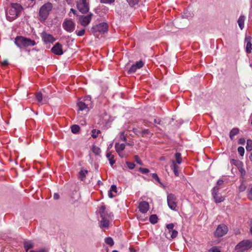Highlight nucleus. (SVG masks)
Returning <instances> with one entry per match:
<instances>
[{"instance_id":"obj_47","label":"nucleus","mask_w":252,"mask_h":252,"mask_svg":"<svg viewBox=\"0 0 252 252\" xmlns=\"http://www.w3.org/2000/svg\"><path fill=\"white\" fill-rule=\"evenodd\" d=\"M120 138L122 140H123L124 141H126V136L125 135V132L124 131L121 132Z\"/></svg>"},{"instance_id":"obj_42","label":"nucleus","mask_w":252,"mask_h":252,"mask_svg":"<svg viewBox=\"0 0 252 252\" xmlns=\"http://www.w3.org/2000/svg\"><path fill=\"white\" fill-rule=\"evenodd\" d=\"M75 32L78 36H82L84 35L85 32V30L84 29H83L79 31H75Z\"/></svg>"},{"instance_id":"obj_59","label":"nucleus","mask_w":252,"mask_h":252,"mask_svg":"<svg viewBox=\"0 0 252 252\" xmlns=\"http://www.w3.org/2000/svg\"><path fill=\"white\" fill-rule=\"evenodd\" d=\"M7 64H8V61L7 60L3 61L1 63V65L2 66H5V65H6Z\"/></svg>"},{"instance_id":"obj_36","label":"nucleus","mask_w":252,"mask_h":252,"mask_svg":"<svg viewBox=\"0 0 252 252\" xmlns=\"http://www.w3.org/2000/svg\"><path fill=\"white\" fill-rule=\"evenodd\" d=\"M246 150L249 151L252 150V140L249 139L247 140Z\"/></svg>"},{"instance_id":"obj_31","label":"nucleus","mask_w":252,"mask_h":252,"mask_svg":"<svg viewBox=\"0 0 252 252\" xmlns=\"http://www.w3.org/2000/svg\"><path fill=\"white\" fill-rule=\"evenodd\" d=\"M231 163L237 166V168L240 167V166L243 165L242 161L235 159H232L231 160Z\"/></svg>"},{"instance_id":"obj_64","label":"nucleus","mask_w":252,"mask_h":252,"mask_svg":"<svg viewBox=\"0 0 252 252\" xmlns=\"http://www.w3.org/2000/svg\"><path fill=\"white\" fill-rule=\"evenodd\" d=\"M250 2L251 3V7H252V0H251Z\"/></svg>"},{"instance_id":"obj_14","label":"nucleus","mask_w":252,"mask_h":252,"mask_svg":"<svg viewBox=\"0 0 252 252\" xmlns=\"http://www.w3.org/2000/svg\"><path fill=\"white\" fill-rule=\"evenodd\" d=\"M51 50L53 53L57 55H61L63 53V46L59 43H56L52 47Z\"/></svg>"},{"instance_id":"obj_29","label":"nucleus","mask_w":252,"mask_h":252,"mask_svg":"<svg viewBox=\"0 0 252 252\" xmlns=\"http://www.w3.org/2000/svg\"><path fill=\"white\" fill-rule=\"evenodd\" d=\"M88 171L86 170H81L78 175V178L82 181H83L86 177Z\"/></svg>"},{"instance_id":"obj_25","label":"nucleus","mask_w":252,"mask_h":252,"mask_svg":"<svg viewBox=\"0 0 252 252\" xmlns=\"http://www.w3.org/2000/svg\"><path fill=\"white\" fill-rule=\"evenodd\" d=\"M106 157L108 159L111 165H113V164L115 163V160L114 159V156L112 155L111 152H108L106 154Z\"/></svg>"},{"instance_id":"obj_17","label":"nucleus","mask_w":252,"mask_h":252,"mask_svg":"<svg viewBox=\"0 0 252 252\" xmlns=\"http://www.w3.org/2000/svg\"><path fill=\"white\" fill-rule=\"evenodd\" d=\"M178 231L176 230H173L169 232H166V237L168 239H174L177 236Z\"/></svg>"},{"instance_id":"obj_55","label":"nucleus","mask_w":252,"mask_h":252,"mask_svg":"<svg viewBox=\"0 0 252 252\" xmlns=\"http://www.w3.org/2000/svg\"><path fill=\"white\" fill-rule=\"evenodd\" d=\"M53 198H54V199L57 200V199H59L60 195L58 193H55L53 195Z\"/></svg>"},{"instance_id":"obj_34","label":"nucleus","mask_w":252,"mask_h":252,"mask_svg":"<svg viewBox=\"0 0 252 252\" xmlns=\"http://www.w3.org/2000/svg\"><path fill=\"white\" fill-rule=\"evenodd\" d=\"M150 221L152 224H155L158 222V217L156 215H152L149 219Z\"/></svg>"},{"instance_id":"obj_50","label":"nucleus","mask_w":252,"mask_h":252,"mask_svg":"<svg viewBox=\"0 0 252 252\" xmlns=\"http://www.w3.org/2000/svg\"><path fill=\"white\" fill-rule=\"evenodd\" d=\"M115 0H100L102 3H111L113 2Z\"/></svg>"},{"instance_id":"obj_3","label":"nucleus","mask_w":252,"mask_h":252,"mask_svg":"<svg viewBox=\"0 0 252 252\" xmlns=\"http://www.w3.org/2000/svg\"><path fill=\"white\" fill-rule=\"evenodd\" d=\"M15 44L20 48L33 46L36 43L34 40L22 36H18L15 38Z\"/></svg>"},{"instance_id":"obj_43","label":"nucleus","mask_w":252,"mask_h":252,"mask_svg":"<svg viewBox=\"0 0 252 252\" xmlns=\"http://www.w3.org/2000/svg\"><path fill=\"white\" fill-rule=\"evenodd\" d=\"M238 152L241 156H243L245 153V149L243 147H239Z\"/></svg>"},{"instance_id":"obj_61","label":"nucleus","mask_w":252,"mask_h":252,"mask_svg":"<svg viewBox=\"0 0 252 252\" xmlns=\"http://www.w3.org/2000/svg\"><path fill=\"white\" fill-rule=\"evenodd\" d=\"M130 252H136L135 250L133 248H129Z\"/></svg>"},{"instance_id":"obj_24","label":"nucleus","mask_w":252,"mask_h":252,"mask_svg":"<svg viewBox=\"0 0 252 252\" xmlns=\"http://www.w3.org/2000/svg\"><path fill=\"white\" fill-rule=\"evenodd\" d=\"M239 132L238 128H233L229 133V137L231 140L233 139L234 137L237 135Z\"/></svg>"},{"instance_id":"obj_33","label":"nucleus","mask_w":252,"mask_h":252,"mask_svg":"<svg viewBox=\"0 0 252 252\" xmlns=\"http://www.w3.org/2000/svg\"><path fill=\"white\" fill-rule=\"evenodd\" d=\"M175 157L176 159L175 163L176 162L178 164H181L182 161L181 154L177 153L175 154Z\"/></svg>"},{"instance_id":"obj_27","label":"nucleus","mask_w":252,"mask_h":252,"mask_svg":"<svg viewBox=\"0 0 252 252\" xmlns=\"http://www.w3.org/2000/svg\"><path fill=\"white\" fill-rule=\"evenodd\" d=\"M24 246L26 251H28L31 248H32L34 246L33 243L31 241H26L24 243Z\"/></svg>"},{"instance_id":"obj_6","label":"nucleus","mask_w":252,"mask_h":252,"mask_svg":"<svg viewBox=\"0 0 252 252\" xmlns=\"http://www.w3.org/2000/svg\"><path fill=\"white\" fill-rule=\"evenodd\" d=\"M252 246V242L248 240H243L238 243L236 247V250L242 252L250 248Z\"/></svg>"},{"instance_id":"obj_39","label":"nucleus","mask_w":252,"mask_h":252,"mask_svg":"<svg viewBox=\"0 0 252 252\" xmlns=\"http://www.w3.org/2000/svg\"><path fill=\"white\" fill-rule=\"evenodd\" d=\"M137 69L141 68L143 65L144 63L142 61L137 62L135 64H133Z\"/></svg>"},{"instance_id":"obj_11","label":"nucleus","mask_w":252,"mask_h":252,"mask_svg":"<svg viewBox=\"0 0 252 252\" xmlns=\"http://www.w3.org/2000/svg\"><path fill=\"white\" fill-rule=\"evenodd\" d=\"M220 188L215 187L213 188L212 194L216 203H220L224 200L223 197L219 192Z\"/></svg>"},{"instance_id":"obj_38","label":"nucleus","mask_w":252,"mask_h":252,"mask_svg":"<svg viewBox=\"0 0 252 252\" xmlns=\"http://www.w3.org/2000/svg\"><path fill=\"white\" fill-rule=\"evenodd\" d=\"M92 132V136L93 138H95L97 137L98 134L100 133V131L99 130H96V129H93Z\"/></svg>"},{"instance_id":"obj_53","label":"nucleus","mask_w":252,"mask_h":252,"mask_svg":"<svg viewBox=\"0 0 252 252\" xmlns=\"http://www.w3.org/2000/svg\"><path fill=\"white\" fill-rule=\"evenodd\" d=\"M29 252H47L45 249H38L36 250H32Z\"/></svg>"},{"instance_id":"obj_51","label":"nucleus","mask_w":252,"mask_h":252,"mask_svg":"<svg viewBox=\"0 0 252 252\" xmlns=\"http://www.w3.org/2000/svg\"><path fill=\"white\" fill-rule=\"evenodd\" d=\"M210 251L212 252H220V250L217 247H212L210 249Z\"/></svg>"},{"instance_id":"obj_16","label":"nucleus","mask_w":252,"mask_h":252,"mask_svg":"<svg viewBox=\"0 0 252 252\" xmlns=\"http://www.w3.org/2000/svg\"><path fill=\"white\" fill-rule=\"evenodd\" d=\"M99 213L100 214V217L102 218H107L109 217L110 215L105 211V206L104 205H102L99 210Z\"/></svg>"},{"instance_id":"obj_62","label":"nucleus","mask_w":252,"mask_h":252,"mask_svg":"<svg viewBox=\"0 0 252 252\" xmlns=\"http://www.w3.org/2000/svg\"><path fill=\"white\" fill-rule=\"evenodd\" d=\"M112 147V144H111L109 145V147H108V149H110L111 147Z\"/></svg>"},{"instance_id":"obj_7","label":"nucleus","mask_w":252,"mask_h":252,"mask_svg":"<svg viewBox=\"0 0 252 252\" xmlns=\"http://www.w3.org/2000/svg\"><path fill=\"white\" fill-rule=\"evenodd\" d=\"M77 7L79 11L82 13H86L89 10V4L87 0H78Z\"/></svg>"},{"instance_id":"obj_37","label":"nucleus","mask_w":252,"mask_h":252,"mask_svg":"<svg viewBox=\"0 0 252 252\" xmlns=\"http://www.w3.org/2000/svg\"><path fill=\"white\" fill-rule=\"evenodd\" d=\"M92 151L95 155H98L100 154L101 150L98 147L96 146H93L92 148Z\"/></svg>"},{"instance_id":"obj_46","label":"nucleus","mask_w":252,"mask_h":252,"mask_svg":"<svg viewBox=\"0 0 252 252\" xmlns=\"http://www.w3.org/2000/svg\"><path fill=\"white\" fill-rule=\"evenodd\" d=\"M126 164H127L128 168L130 169H133L135 166L134 163L128 161L126 162Z\"/></svg>"},{"instance_id":"obj_21","label":"nucleus","mask_w":252,"mask_h":252,"mask_svg":"<svg viewBox=\"0 0 252 252\" xmlns=\"http://www.w3.org/2000/svg\"><path fill=\"white\" fill-rule=\"evenodd\" d=\"M125 146L126 145L125 144H119L118 143H116L115 146L116 152L119 154V152H121L125 149Z\"/></svg>"},{"instance_id":"obj_41","label":"nucleus","mask_w":252,"mask_h":252,"mask_svg":"<svg viewBox=\"0 0 252 252\" xmlns=\"http://www.w3.org/2000/svg\"><path fill=\"white\" fill-rule=\"evenodd\" d=\"M137 70V68L136 67L134 66V64H133L131 67L130 68H129V69L128 70V74H131V73H133L134 72H135L136 71V70Z\"/></svg>"},{"instance_id":"obj_54","label":"nucleus","mask_w":252,"mask_h":252,"mask_svg":"<svg viewBox=\"0 0 252 252\" xmlns=\"http://www.w3.org/2000/svg\"><path fill=\"white\" fill-rule=\"evenodd\" d=\"M223 183V181L222 180H219L218 181L217 183V186L216 187H217L218 188H220L219 187L222 185Z\"/></svg>"},{"instance_id":"obj_44","label":"nucleus","mask_w":252,"mask_h":252,"mask_svg":"<svg viewBox=\"0 0 252 252\" xmlns=\"http://www.w3.org/2000/svg\"><path fill=\"white\" fill-rule=\"evenodd\" d=\"M174 225L173 223H169V224H168L167 225H166V227L168 229V231L167 232H169L170 231H172V230H174L173 229L174 228Z\"/></svg>"},{"instance_id":"obj_45","label":"nucleus","mask_w":252,"mask_h":252,"mask_svg":"<svg viewBox=\"0 0 252 252\" xmlns=\"http://www.w3.org/2000/svg\"><path fill=\"white\" fill-rule=\"evenodd\" d=\"M129 4L133 6L138 3V0H126Z\"/></svg>"},{"instance_id":"obj_10","label":"nucleus","mask_w":252,"mask_h":252,"mask_svg":"<svg viewBox=\"0 0 252 252\" xmlns=\"http://www.w3.org/2000/svg\"><path fill=\"white\" fill-rule=\"evenodd\" d=\"M228 232V227L224 224L219 225L217 228L215 235L216 237H222Z\"/></svg>"},{"instance_id":"obj_18","label":"nucleus","mask_w":252,"mask_h":252,"mask_svg":"<svg viewBox=\"0 0 252 252\" xmlns=\"http://www.w3.org/2000/svg\"><path fill=\"white\" fill-rule=\"evenodd\" d=\"M172 163V169L173 171V172L176 176H178L179 175V173L178 171L179 166L176 164L175 161L173 160L171 161Z\"/></svg>"},{"instance_id":"obj_52","label":"nucleus","mask_w":252,"mask_h":252,"mask_svg":"<svg viewBox=\"0 0 252 252\" xmlns=\"http://www.w3.org/2000/svg\"><path fill=\"white\" fill-rule=\"evenodd\" d=\"M153 179L159 182V179L156 173H153L152 175Z\"/></svg>"},{"instance_id":"obj_40","label":"nucleus","mask_w":252,"mask_h":252,"mask_svg":"<svg viewBox=\"0 0 252 252\" xmlns=\"http://www.w3.org/2000/svg\"><path fill=\"white\" fill-rule=\"evenodd\" d=\"M243 166V165L240 166V167L238 168V169H239V171H240L241 176L242 177H244L245 175L246 171Z\"/></svg>"},{"instance_id":"obj_2","label":"nucleus","mask_w":252,"mask_h":252,"mask_svg":"<svg viewBox=\"0 0 252 252\" xmlns=\"http://www.w3.org/2000/svg\"><path fill=\"white\" fill-rule=\"evenodd\" d=\"M52 8L53 4L49 2H47L42 5L39 10V20L41 22H44L48 18Z\"/></svg>"},{"instance_id":"obj_15","label":"nucleus","mask_w":252,"mask_h":252,"mask_svg":"<svg viewBox=\"0 0 252 252\" xmlns=\"http://www.w3.org/2000/svg\"><path fill=\"white\" fill-rule=\"evenodd\" d=\"M149 204L146 201H142L139 204V209L140 212L146 213L149 210Z\"/></svg>"},{"instance_id":"obj_30","label":"nucleus","mask_w":252,"mask_h":252,"mask_svg":"<svg viewBox=\"0 0 252 252\" xmlns=\"http://www.w3.org/2000/svg\"><path fill=\"white\" fill-rule=\"evenodd\" d=\"M247 197L249 200L252 201V184L250 185L248 189Z\"/></svg>"},{"instance_id":"obj_60","label":"nucleus","mask_w":252,"mask_h":252,"mask_svg":"<svg viewBox=\"0 0 252 252\" xmlns=\"http://www.w3.org/2000/svg\"><path fill=\"white\" fill-rule=\"evenodd\" d=\"M70 11H71L74 14H76V11L75 9L71 8L70 9Z\"/></svg>"},{"instance_id":"obj_12","label":"nucleus","mask_w":252,"mask_h":252,"mask_svg":"<svg viewBox=\"0 0 252 252\" xmlns=\"http://www.w3.org/2000/svg\"><path fill=\"white\" fill-rule=\"evenodd\" d=\"M92 16V13H90L87 16H80L79 18L80 24L84 27L87 26L90 23Z\"/></svg>"},{"instance_id":"obj_5","label":"nucleus","mask_w":252,"mask_h":252,"mask_svg":"<svg viewBox=\"0 0 252 252\" xmlns=\"http://www.w3.org/2000/svg\"><path fill=\"white\" fill-rule=\"evenodd\" d=\"M108 27V26L106 23H101L93 26L91 29V32L94 35L96 34L97 32L104 33L107 31Z\"/></svg>"},{"instance_id":"obj_23","label":"nucleus","mask_w":252,"mask_h":252,"mask_svg":"<svg viewBox=\"0 0 252 252\" xmlns=\"http://www.w3.org/2000/svg\"><path fill=\"white\" fill-rule=\"evenodd\" d=\"M245 40L247 42L246 52L247 53H250L251 52L252 49V43L251 42L250 38L248 37H246Z\"/></svg>"},{"instance_id":"obj_63","label":"nucleus","mask_w":252,"mask_h":252,"mask_svg":"<svg viewBox=\"0 0 252 252\" xmlns=\"http://www.w3.org/2000/svg\"><path fill=\"white\" fill-rule=\"evenodd\" d=\"M251 124L252 125V114H251Z\"/></svg>"},{"instance_id":"obj_49","label":"nucleus","mask_w":252,"mask_h":252,"mask_svg":"<svg viewBox=\"0 0 252 252\" xmlns=\"http://www.w3.org/2000/svg\"><path fill=\"white\" fill-rule=\"evenodd\" d=\"M139 170L144 174H146L149 172V170L147 168H140Z\"/></svg>"},{"instance_id":"obj_9","label":"nucleus","mask_w":252,"mask_h":252,"mask_svg":"<svg viewBox=\"0 0 252 252\" xmlns=\"http://www.w3.org/2000/svg\"><path fill=\"white\" fill-rule=\"evenodd\" d=\"M75 27V23L71 19H65L63 23V29L69 32H73Z\"/></svg>"},{"instance_id":"obj_57","label":"nucleus","mask_w":252,"mask_h":252,"mask_svg":"<svg viewBox=\"0 0 252 252\" xmlns=\"http://www.w3.org/2000/svg\"><path fill=\"white\" fill-rule=\"evenodd\" d=\"M245 139H244V138L240 139V140H239V144H240L241 145H244L245 144Z\"/></svg>"},{"instance_id":"obj_4","label":"nucleus","mask_w":252,"mask_h":252,"mask_svg":"<svg viewBox=\"0 0 252 252\" xmlns=\"http://www.w3.org/2000/svg\"><path fill=\"white\" fill-rule=\"evenodd\" d=\"M90 96H87L85 97L80 99L77 103V105L80 111L86 109H89L93 107L92 102Z\"/></svg>"},{"instance_id":"obj_58","label":"nucleus","mask_w":252,"mask_h":252,"mask_svg":"<svg viewBox=\"0 0 252 252\" xmlns=\"http://www.w3.org/2000/svg\"><path fill=\"white\" fill-rule=\"evenodd\" d=\"M246 189V187L244 186L243 185H241L240 187V190L241 191H243Z\"/></svg>"},{"instance_id":"obj_20","label":"nucleus","mask_w":252,"mask_h":252,"mask_svg":"<svg viewBox=\"0 0 252 252\" xmlns=\"http://www.w3.org/2000/svg\"><path fill=\"white\" fill-rule=\"evenodd\" d=\"M245 20V17L243 15H241L238 20L237 22L241 30H243L244 27Z\"/></svg>"},{"instance_id":"obj_56","label":"nucleus","mask_w":252,"mask_h":252,"mask_svg":"<svg viewBox=\"0 0 252 252\" xmlns=\"http://www.w3.org/2000/svg\"><path fill=\"white\" fill-rule=\"evenodd\" d=\"M154 123H156V124H158V125H160V122L161 121L159 119H154Z\"/></svg>"},{"instance_id":"obj_1","label":"nucleus","mask_w":252,"mask_h":252,"mask_svg":"<svg viewBox=\"0 0 252 252\" xmlns=\"http://www.w3.org/2000/svg\"><path fill=\"white\" fill-rule=\"evenodd\" d=\"M23 10L22 6L19 3H12L6 11V17L9 21L15 19Z\"/></svg>"},{"instance_id":"obj_13","label":"nucleus","mask_w":252,"mask_h":252,"mask_svg":"<svg viewBox=\"0 0 252 252\" xmlns=\"http://www.w3.org/2000/svg\"><path fill=\"white\" fill-rule=\"evenodd\" d=\"M41 38L43 41L46 43H53L55 41V38L50 34L44 32L41 33Z\"/></svg>"},{"instance_id":"obj_19","label":"nucleus","mask_w":252,"mask_h":252,"mask_svg":"<svg viewBox=\"0 0 252 252\" xmlns=\"http://www.w3.org/2000/svg\"><path fill=\"white\" fill-rule=\"evenodd\" d=\"M36 99L38 102L43 104L47 102V100L43 98L42 94L41 93H38L36 95Z\"/></svg>"},{"instance_id":"obj_22","label":"nucleus","mask_w":252,"mask_h":252,"mask_svg":"<svg viewBox=\"0 0 252 252\" xmlns=\"http://www.w3.org/2000/svg\"><path fill=\"white\" fill-rule=\"evenodd\" d=\"M117 187L116 185H112L110 188V189L109 190L108 192V195L110 198H113L114 197L115 195L113 194V192L115 193H117Z\"/></svg>"},{"instance_id":"obj_8","label":"nucleus","mask_w":252,"mask_h":252,"mask_svg":"<svg viewBox=\"0 0 252 252\" xmlns=\"http://www.w3.org/2000/svg\"><path fill=\"white\" fill-rule=\"evenodd\" d=\"M167 201L169 208L172 210H176L177 206L176 196L174 194L169 193L167 195Z\"/></svg>"},{"instance_id":"obj_48","label":"nucleus","mask_w":252,"mask_h":252,"mask_svg":"<svg viewBox=\"0 0 252 252\" xmlns=\"http://www.w3.org/2000/svg\"><path fill=\"white\" fill-rule=\"evenodd\" d=\"M134 159H135V160L136 161V162L138 164H139L140 165H142V162L137 155H135L134 156Z\"/></svg>"},{"instance_id":"obj_32","label":"nucleus","mask_w":252,"mask_h":252,"mask_svg":"<svg viewBox=\"0 0 252 252\" xmlns=\"http://www.w3.org/2000/svg\"><path fill=\"white\" fill-rule=\"evenodd\" d=\"M71 130L73 133L76 134L80 130V127L78 125H74L71 126Z\"/></svg>"},{"instance_id":"obj_28","label":"nucleus","mask_w":252,"mask_h":252,"mask_svg":"<svg viewBox=\"0 0 252 252\" xmlns=\"http://www.w3.org/2000/svg\"><path fill=\"white\" fill-rule=\"evenodd\" d=\"M133 131L137 134H141L142 136L151 133L150 131L147 129H145L141 131H137L136 129H133Z\"/></svg>"},{"instance_id":"obj_35","label":"nucleus","mask_w":252,"mask_h":252,"mask_svg":"<svg viewBox=\"0 0 252 252\" xmlns=\"http://www.w3.org/2000/svg\"><path fill=\"white\" fill-rule=\"evenodd\" d=\"M105 242L110 246H112L114 244L113 239L110 237H106L105 239Z\"/></svg>"},{"instance_id":"obj_26","label":"nucleus","mask_w":252,"mask_h":252,"mask_svg":"<svg viewBox=\"0 0 252 252\" xmlns=\"http://www.w3.org/2000/svg\"><path fill=\"white\" fill-rule=\"evenodd\" d=\"M100 227L108 228L109 227V221L107 218H102L100 222Z\"/></svg>"}]
</instances>
